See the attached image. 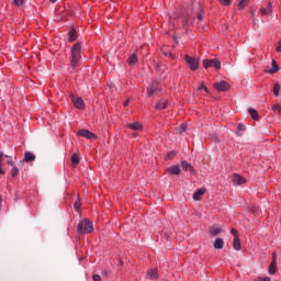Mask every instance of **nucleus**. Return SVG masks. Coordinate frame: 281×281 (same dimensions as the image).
I'll return each instance as SVG.
<instances>
[{
    "instance_id": "1",
    "label": "nucleus",
    "mask_w": 281,
    "mask_h": 281,
    "mask_svg": "<svg viewBox=\"0 0 281 281\" xmlns=\"http://www.w3.org/2000/svg\"><path fill=\"white\" fill-rule=\"evenodd\" d=\"M82 59V47L80 46V43H76L71 47V60L70 65L72 69H76L78 67V63Z\"/></svg>"
},
{
    "instance_id": "2",
    "label": "nucleus",
    "mask_w": 281,
    "mask_h": 281,
    "mask_svg": "<svg viewBox=\"0 0 281 281\" xmlns=\"http://www.w3.org/2000/svg\"><path fill=\"white\" fill-rule=\"evenodd\" d=\"M93 232V223L89 220H81L77 225V234L78 236H82L83 234H91Z\"/></svg>"
},
{
    "instance_id": "3",
    "label": "nucleus",
    "mask_w": 281,
    "mask_h": 281,
    "mask_svg": "<svg viewBox=\"0 0 281 281\" xmlns=\"http://www.w3.org/2000/svg\"><path fill=\"white\" fill-rule=\"evenodd\" d=\"M184 60L187 65H189V68L191 69V71H196V69H199V63L201 60L199 57H192V56L186 55Z\"/></svg>"
},
{
    "instance_id": "4",
    "label": "nucleus",
    "mask_w": 281,
    "mask_h": 281,
    "mask_svg": "<svg viewBox=\"0 0 281 281\" xmlns=\"http://www.w3.org/2000/svg\"><path fill=\"white\" fill-rule=\"evenodd\" d=\"M204 69H210V67H214L215 69H221V60L218 59H204L203 60Z\"/></svg>"
},
{
    "instance_id": "5",
    "label": "nucleus",
    "mask_w": 281,
    "mask_h": 281,
    "mask_svg": "<svg viewBox=\"0 0 281 281\" xmlns=\"http://www.w3.org/2000/svg\"><path fill=\"white\" fill-rule=\"evenodd\" d=\"M71 102L74 104V106H76V109H79L80 111H82V109H85V100H82L81 97H77L71 94Z\"/></svg>"
},
{
    "instance_id": "6",
    "label": "nucleus",
    "mask_w": 281,
    "mask_h": 281,
    "mask_svg": "<svg viewBox=\"0 0 281 281\" xmlns=\"http://www.w3.org/2000/svg\"><path fill=\"white\" fill-rule=\"evenodd\" d=\"M77 135L86 137V139H98V136L89 130H80Z\"/></svg>"
},
{
    "instance_id": "7",
    "label": "nucleus",
    "mask_w": 281,
    "mask_h": 281,
    "mask_svg": "<svg viewBox=\"0 0 281 281\" xmlns=\"http://www.w3.org/2000/svg\"><path fill=\"white\" fill-rule=\"evenodd\" d=\"M232 181L234 186H243L245 183H247V179L243 178L238 173H234L232 176Z\"/></svg>"
},
{
    "instance_id": "8",
    "label": "nucleus",
    "mask_w": 281,
    "mask_h": 281,
    "mask_svg": "<svg viewBox=\"0 0 281 281\" xmlns=\"http://www.w3.org/2000/svg\"><path fill=\"white\" fill-rule=\"evenodd\" d=\"M214 89H216V91H227L229 90V83H227V81H220L214 83Z\"/></svg>"
},
{
    "instance_id": "9",
    "label": "nucleus",
    "mask_w": 281,
    "mask_h": 281,
    "mask_svg": "<svg viewBox=\"0 0 281 281\" xmlns=\"http://www.w3.org/2000/svg\"><path fill=\"white\" fill-rule=\"evenodd\" d=\"M158 91H161V89L159 88V83H157V82H153L151 85H149L147 87L148 95H153L154 93H157Z\"/></svg>"
},
{
    "instance_id": "10",
    "label": "nucleus",
    "mask_w": 281,
    "mask_h": 281,
    "mask_svg": "<svg viewBox=\"0 0 281 281\" xmlns=\"http://www.w3.org/2000/svg\"><path fill=\"white\" fill-rule=\"evenodd\" d=\"M260 12L262 16H270V14H273V4L271 2L268 3L267 8H261Z\"/></svg>"
},
{
    "instance_id": "11",
    "label": "nucleus",
    "mask_w": 281,
    "mask_h": 281,
    "mask_svg": "<svg viewBox=\"0 0 281 281\" xmlns=\"http://www.w3.org/2000/svg\"><path fill=\"white\" fill-rule=\"evenodd\" d=\"M166 106H168V100L161 99V100L155 105V109H157V111H164V109H166Z\"/></svg>"
},
{
    "instance_id": "12",
    "label": "nucleus",
    "mask_w": 281,
    "mask_h": 281,
    "mask_svg": "<svg viewBox=\"0 0 281 281\" xmlns=\"http://www.w3.org/2000/svg\"><path fill=\"white\" fill-rule=\"evenodd\" d=\"M205 194V189H198L196 192L193 193V201H201V198Z\"/></svg>"
},
{
    "instance_id": "13",
    "label": "nucleus",
    "mask_w": 281,
    "mask_h": 281,
    "mask_svg": "<svg viewBox=\"0 0 281 281\" xmlns=\"http://www.w3.org/2000/svg\"><path fill=\"white\" fill-rule=\"evenodd\" d=\"M127 128H131V131H143L144 126H142V123L135 122L127 125Z\"/></svg>"
},
{
    "instance_id": "14",
    "label": "nucleus",
    "mask_w": 281,
    "mask_h": 281,
    "mask_svg": "<svg viewBox=\"0 0 281 281\" xmlns=\"http://www.w3.org/2000/svg\"><path fill=\"white\" fill-rule=\"evenodd\" d=\"M169 175H181V168L179 166H171L167 169Z\"/></svg>"
},
{
    "instance_id": "15",
    "label": "nucleus",
    "mask_w": 281,
    "mask_h": 281,
    "mask_svg": "<svg viewBox=\"0 0 281 281\" xmlns=\"http://www.w3.org/2000/svg\"><path fill=\"white\" fill-rule=\"evenodd\" d=\"M213 247L214 249H223V247H225V241L223 240V238H216Z\"/></svg>"
},
{
    "instance_id": "16",
    "label": "nucleus",
    "mask_w": 281,
    "mask_h": 281,
    "mask_svg": "<svg viewBox=\"0 0 281 281\" xmlns=\"http://www.w3.org/2000/svg\"><path fill=\"white\" fill-rule=\"evenodd\" d=\"M24 161L30 162V161H36V156L34 154L26 151L24 154Z\"/></svg>"
},
{
    "instance_id": "17",
    "label": "nucleus",
    "mask_w": 281,
    "mask_h": 281,
    "mask_svg": "<svg viewBox=\"0 0 281 281\" xmlns=\"http://www.w3.org/2000/svg\"><path fill=\"white\" fill-rule=\"evenodd\" d=\"M233 248L236 250V251H240V238L238 236H235L234 240H233Z\"/></svg>"
},
{
    "instance_id": "18",
    "label": "nucleus",
    "mask_w": 281,
    "mask_h": 281,
    "mask_svg": "<svg viewBox=\"0 0 281 281\" xmlns=\"http://www.w3.org/2000/svg\"><path fill=\"white\" fill-rule=\"evenodd\" d=\"M248 113L254 120H260V115H258V111H256V109L249 108Z\"/></svg>"
},
{
    "instance_id": "19",
    "label": "nucleus",
    "mask_w": 281,
    "mask_h": 281,
    "mask_svg": "<svg viewBox=\"0 0 281 281\" xmlns=\"http://www.w3.org/2000/svg\"><path fill=\"white\" fill-rule=\"evenodd\" d=\"M147 276L150 278V280H157L159 278V274L157 273V269H151L147 272Z\"/></svg>"
},
{
    "instance_id": "20",
    "label": "nucleus",
    "mask_w": 281,
    "mask_h": 281,
    "mask_svg": "<svg viewBox=\"0 0 281 281\" xmlns=\"http://www.w3.org/2000/svg\"><path fill=\"white\" fill-rule=\"evenodd\" d=\"M277 263L276 262H271L268 269V273H270V276H273L276 273V271H278V268L276 267Z\"/></svg>"
},
{
    "instance_id": "21",
    "label": "nucleus",
    "mask_w": 281,
    "mask_h": 281,
    "mask_svg": "<svg viewBox=\"0 0 281 281\" xmlns=\"http://www.w3.org/2000/svg\"><path fill=\"white\" fill-rule=\"evenodd\" d=\"M71 164H74V166H78V164H80V156L78 154H72Z\"/></svg>"
},
{
    "instance_id": "22",
    "label": "nucleus",
    "mask_w": 281,
    "mask_h": 281,
    "mask_svg": "<svg viewBox=\"0 0 281 281\" xmlns=\"http://www.w3.org/2000/svg\"><path fill=\"white\" fill-rule=\"evenodd\" d=\"M247 5H249V0H240L238 3V9L245 10V8H247Z\"/></svg>"
},
{
    "instance_id": "23",
    "label": "nucleus",
    "mask_w": 281,
    "mask_h": 281,
    "mask_svg": "<svg viewBox=\"0 0 281 281\" xmlns=\"http://www.w3.org/2000/svg\"><path fill=\"white\" fill-rule=\"evenodd\" d=\"M181 168H182V170H184L186 172H188V170H189L190 168H192V165H190V162L183 160V161H181Z\"/></svg>"
},
{
    "instance_id": "24",
    "label": "nucleus",
    "mask_w": 281,
    "mask_h": 281,
    "mask_svg": "<svg viewBox=\"0 0 281 281\" xmlns=\"http://www.w3.org/2000/svg\"><path fill=\"white\" fill-rule=\"evenodd\" d=\"M210 234H211V236H218V234H221V228L220 227H211Z\"/></svg>"
},
{
    "instance_id": "25",
    "label": "nucleus",
    "mask_w": 281,
    "mask_h": 281,
    "mask_svg": "<svg viewBox=\"0 0 281 281\" xmlns=\"http://www.w3.org/2000/svg\"><path fill=\"white\" fill-rule=\"evenodd\" d=\"M265 71H266V74H278L280 71V67L279 66H272L271 69H266Z\"/></svg>"
},
{
    "instance_id": "26",
    "label": "nucleus",
    "mask_w": 281,
    "mask_h": 281,
    "mask_svg": "<svg viewBox=\"0 0 281 281\" xmlns=\"http://www.w3.org/2000/svg\"><path fill=\"white\" fill-rule=\"evenodd\" d=\"M68 41L70 43H74V41H76V32L74 30H70L68 33Z\"/></svg>"
},
{
    "instance_id": "27",
    "label": "nucleus",
    "mask_w": 281,
    "mask_h": 281,
    "mask_svg": "<svg viewBox=\"0 0 281 281\" xmlns=\"http://www.w3.org/2000/svg\"><path fill=\"white\" fill-rule=\"evenodd\" d=\"M273 94L276 95V98H278L280 95V83H274L273 87Z\"/></svg>"
},
{
    "instance_id": "28",
    "label": "nucleus",
    "mask_w": 281,
    "mask_h": 281,
    "mask_svg": "<svg viewBox=\"0 0 281 281\" xmlns=\"http://www.w3.org/2000/svg\"><path fill=\"white\" fill-rule=\"evenodd\" d=\"M128 65H135V63H137V55L133 54L128 60H127Z\"/></svg>"
},
{
    "instance_id": "29",
    "label": "nucleus",
    "mask_w": 281,
    "mask_h": 281,
    "mask_svg": "<svg viewBox=\"0 0 281 281\" xmlns=\"http://www.w3.org/2000/svg\"><path fill=\"white\" fill-rule=\"evenodd\" d=\"M179 133H186L188 131V124L182 123L180 127L178 128Z\"/></svg>"
},
{
    "instance_id": "30",
    "label": "nucleus",
    "mask_w": 281,
    "mask_h": 281,
    "mask_svg": "<svg viewBox=\"0 0 281 281\" xmlns=\"http://www.w3.org/2000/svg\"><path fill=\"white\" fill-rule=\"evenodd\" d=\"M81 205H82V204L80 203V199H77V201L75 202L74 207H75V210H76L77 212H80Z\"/></svg>"
},
{
    "instance_id": "31",
    "label": "nucleus",
    "mask_w": 281,
    "mask_h": 281,
    "mask_svg": "<svg viewBox=\"0 0 281 281\" xmlns=\"http://www.w3.org/2000/svg\"><path fill=\"white\" fill-rule=\"evenodd\" d=\"M3 162V151H0V175H4L5 172L1 168V164Z\"/></svg>"
},
{
    "instance_id": "32",
    "label": "nucleus",
    "mask_w": 281,
    "mask_h": 281,
    "mask_svg": "<svg viewBox=\"0 0 281 281\" xmlns=\"http://www.w3.org/2000/svg\"><path fill=\"white\" fill-rule=\"evenodd\" d=\"M11 176H12V177H19V168L13 167V168H12Z\"/></svg>"
},
{
    "instance_id": "33",
    "label": "nucleus",
    "mask_w": 281,
    "mask_h": 281,
    "mask_svg": "<svg viewBox=\"0 0 281 281\" xmlns=\"http://www.w3.org/2000/svg\"><path fill=\"white\" fill-rule=\"evenodd\" d=\"M222 5H231L232 0H218Z\"/></svg>"
},
{
    "instance_id": "34",
    "label": "nucleus",
    "mask_w": 281,
    "mask_h": 281,
    "mask_svg": "<svg viewBox=\"0 0 281 281\" xmlns=\"http://www.w3.org/2000/svg\"><path fill=\"white\" fill-rule=\"evenodd\" d=\"M198 21H203V9H199Z\"/></svg>"
},
{
    "instance_id": "35",
    "label": "nucleus",
    "mask_w": 281,
    "mask_h": 281,
    "mask_svg": "<svg viewBox=\"0 0 281 281\" xmlns=\"http://www.w3.org/2000/svg\"><path fill=\"white\" fill-rule=\"evenodd\" d=\"M201 89H203L205 91V93H210V90L203 83L198 88V91H201Z\"/></svg>"
},
{
    "instance_id": "36",
    "label": "nucleus",
    "mask_w": 281,
    "mask_h": 281,
    "mask_svg": "<svg viewBox=\"0 0 281 281\" xmlns=\"http://www.w3.org/2000/svg\"><path fill=\"white\" fill-rule=\"evenodd\" d=\"M272 111H278L279 115L281 114V106L279 104H274L272 106Z\"/></svg>"
},
{
    "instance_id": "37",
    "label": "nucleus",
    "mask_w": 281,
    "mask_h": 281,
    "mask_svg": "<svg viewBox=\"0 0 281 281\" xmlns=\"http://www.w3.org/2000/svg\"><path fill=\"white\" fill-rule=\"evenodd\" d=\"M13 2L14 5L21 7L25 2V0H13Z\"/></svg>"
},
{
    "instance_id": "38",
    "label": "nucleus",
    "mask_w": 281,
    "mask_h": 281,
    "mask_svg": "<svg viewBox=\"0 0 281 281\" xmlns=\"http://www.w3.org/2000/svg\"><path fill=\"white\" fill-rule=\"evenodd\" d=\"M165 56H169V58L171 59V60H175V55L172 54V53H170V52H167V53H162Z\"/></svg>"
},
{
    "instance_id": "39",
    "label": "nucleus",
    "mask_w": 281,
    "mask_h": 281,
    "mask_svg": "<svg viewBox=\"0 0 281 281\" xmlns=\"http://www.w3.org/2000/svg\"><path fill=\"white\" fill-rule=\"evenodd\" d=\"M92 280H93V281H102V277H100V274H94V276L92 277Z\"/></svg>"
},
{
    "instance_id": "40",
    "label": "nucleus",
    "mask_w": 281,
    "mask_h": 281,
    "mask_svg": "<svg viewBox=\"0 0 281 281\" xmlns=\"http://www.w3.org/2000/svg\"><path fill=\"white\" fill-rule=\"evenodd\" d=\"M175 157V151H170L167 154L166 159H172Z\"/></svg>"
},
{
    "instance_id": "41",
    "label": "nucleus",
    "mask_w": 281,
    "mask_h": 281,
    "mask_svg": "<svg viewBox=\"0 0 281 281\" xmlns=\"http://www.w3.org/2000/svg\"><path fill=\"white\" fill-rule=\"evenodd\" d=\"M231 234H233V236H238V231H236V228H232L231 229Z\"/></svg>"
},
{
    "instance_id": "42",
    "label": "nucleus",
    "mask_w": 281,
    "mask_h": 281,
    "mask_svg": "<svg viewBox=\"0 0 281 281\" xmlns=\"http://www.w3.org/2000/svg\"><path fill=\"white\" fill-rule=\"evenodd\" d=\"M238 131H245V125H243L241 123L238 124Z\"/></svg>"
},
{
    "instance_id": "43",
    "label": "nucleus",
    "mask_w": 281,
    "mask_h": 281,
    "mask_svg": "<svg viewBox=\"0 0 281 281\" xmlns=\"http://www.w3.org/2000/svg\"><path fill=\"white\" fill-rule=\"evenodd\" d=\"M277 258H278V255L276 252H272V262H276Z\"/></svg>"
},
{
    "instance_id": "44",
    "label": "nucleus",
    "mask_w": 281,
    "mask_h": 281,
    "mask_svg": "<svg viewBox=\"0 0 281 281\" xmlns=\"http://www.w3.org/2000/svg\"><path fill=\"white\" fill-rule=\"evenodd\" d=\"M189 171H190L191 175H196V171L194 170L193 167H190Z\"/></svg>"
},
{
    "instance_id": "45",
    "label": "nucleus",
    "mask_w": 281,
    "mask_h": 281,
    "mask_svg": "<svg viewBox=\"0 0 281 281\" xmlns=\"http://www.w3.org/2000/svg\"><path fill=\"white\" fill-rule=\"evenodd\" d=\"M278 67V63L276 61V59H272V67Z\"/></svg>"
},
{
    "instance_id": "46",
    "label": "nucleus",
    "mask_w": 281,
    "mask_h": 281,
    "mask_svg": "<svg viewBox=\"0 0 281 281\" xmlns=\"http://www.w3.org/2000/svg\"><path fill=\"white\" fill-rule=\"evenodd\" d=\"M277 52H281V42H280L279 45L277 46Z\"/></svg>"
},
{
    "instance_id": "47",
    "label": "nucleus",
    "mask_w": 281,
    "mask_h": 281,
    "mask_svg": "<svg viewBox=\"0 0 281 281\" xmlns=\"http://www.w3.org/2000/svg\"><path fill=\"white\" fill-rule=\"evenodd\" d=\"M8 166H12V158L7 161Z\"/></svg>"
},
{
    "instance_id": "48",
    "label": "nucleus",
    "mask_w": 281,
    "mask_h": 281,
    "mask_svg": "<svg viewBox=\"0 0 281 281\" xmlns=\"http://www.w3.org/2000/svg\"><path fill=\"white\" fill-rule=\"evenodd\" d=\"M262 281H271V278L265 277V278L262 279Z\"/></svg>"
},
{
    "instance_id": "49",
    "label": "nucleus",
    "mask_w": 281,
    "mask_h": 281,
    "mask_svg": "<svg viewBox=\"0 0 281 281\" xmlns=\"http://www.w3.org/2000/svg\"><path fill=\"white\" fill-rule=\"evenodd\" d=\"M128 102H130V100L125 101V102L123 103V106H128Z\"/></svg>"
},
{
    "instance_id": "50",
    "label": "nucleus",
    "mask_w": 281,
    "mask_h": 281,
    "mask_svg": "<svg viewBox=\"0 0 281 281\" xmlns=\"http://www.w3.org/2000/svg\"><path fill=\"white\" fill-rule=\"evenodd\" d=\"M50 3H56L58 0H49Z\"/></svg>"
},
{
    "instance_id": "51",
    "label": "nucleus",
    "mask_w": 281,
    "mask_h": 281,
    "mask_svg": "<svg viewBox=\"0 0 281 281\" xmlns=\"http://www.w3.org/2000/svg\"><path fill=\"white\" fill-rule=\"evenodd\" d=\"M7 159H10V156L5 155Z\"/></svg>"
},
{
    "instance_id": "52",
    "label": "nucleus",
    "mask_w": 281,
    "mask_h": 281,
    "mask_svg": "<svg viewBox=\"0 0 281 281\" xmlns=\"http://www.w3.org/2000/svg\"><path fill=\"white\" fill-rule=\"evenodd\" d=\"M2 200L0 199V207H1Z\"/></svg>"
},
{
    "instance_id": "53",
    "label": "nucleus",
    "mask_w": 281,
    "mask_h": 281,
    "mask_svg": "<svg viewBox=\"0 0 281 281\" xmlns=\"http://www.w3.org/2000/svg\"><path fill=\"white\" fill-rule=\"evenodd\" d=\"M252 16H255V13H251Z\"/></svg>"
}]
</instances>
